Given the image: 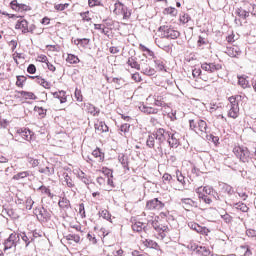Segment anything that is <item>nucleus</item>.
Masks as SVG:
<instances>
[{"mask_svg":"<svg viewBox=\"0 0 256 256\" xmlns=\"http://www.w3.org/2000/svg\"><path fill=\"white\" fill-rule=\"evenodd\" d=\"M142 243L143 245H145V247H148L149 249H157V247H159V244L151 239L142 240Z\"/></svg>","mask_w":256,"mask_h":256,"instance_id":"obj_27","label":"nucleus"},{"mask_svg":"<svg viewBox=\"0 0 256 256\" xmlns=\"http://www.w3.org/2000/svg\"><path fill=\"white\" fill-rule=\"evenodd\" d=\"M94 127H95V131H97L98 133L109 132V126H107V124H105V122H103V121H97L94 124Z\"/></svg>","mask_w":256,"mask_h":256,"instance_id":"obj_19","label":"nucleus"},{"mask_svg":"<svg viewBox=\"0 0 256 256\" xmlns=\"http://www.w3.org/2000/svg\"><path fill=\"white\" fill-rule=\"evenodd\" d=\"M26 177H29V171H23V172L17 173L12 177V179L14 181H20V179H25Z\"/></svg>","mask_w":256,"mask_h":256,"instance_id":"obj_34","label":"nucleus"},{"mask_svg":"<svg viewBox=\"0 0 256 256\" xmlns=\"http://www.w3.org/2000/svg\"><path fill=\"white\" fill-rule=\"evenodd\" d=\"M28 73H30V75H34V73L37 72V67H35L34 64H30L27 68Z\"/></svg>","mask_w":256,"mask_h":256,"instance_id":"obj_63","label":"nucleus"},{"mask_svg":"<svg viewBox=\"0 0 256 256\" xmlns=\"http://www.w3.org/2000/svg\"><path fill=\"white\" fill-rule=\"evenodd\" d=\"M27 161L31 167L33 168L39 167V159H35L33 157H27Z\"/></svg>","mask_w":256,"mask_h":256,"instance_id":"obj_46","label":"nucleus"},{"mask_svg":"<svg viewBox=\"0 0 256 256\" xmlns=\"http://www.w3.org/2000/svg\"><path fill=\"white\" fill-rule=\"evenodd\" d=\"M155 66L158 69V71H167L165 69V62H163V60L161 59H156L154 60Z\"/></svg>","mask_w":256,"mask_h":256,"instance_id":"obj_40","label":"nucleus"},{"mask_svg":"<svg viewBox=\"0 0 256 256\" xmlns=\"http://www.w3.org/2000/svg\"><path fill=\"white\" fill-rule=\"evenodd\" d=\"M154 104L156 107H169L167 104V95L166 94H155L154 95Z\"/></svg>","mask_w":256,"mask_h":256,"instance_id":"obj_11","label":"nucleus"},{"mask_svg":"<svg viewBox=\"0 0 256 256\" xmlns=\"http://www.w3.org/2000/svg\"><path fill=\"white\" fill-rule=\"evenodd\" d=\"M64 183H66L67 187H75V184L71 177H69V174H64Z\"/></svg>","mask_w":256,"mask_h":256,"instance_id":"obj_47","label":"nucleus"},{"mask_svg":"<svg viewBox=\"0 0 256 256\" xmlns=\"http://www.w3.org/2000/svg\"><path fill=\"white\" fill-rule=\"evenodd\" d=\"M53 97L59 99L60 103H67V96L65 91L54 92Z\"/></svg>","mask_w":256,"mask_h":256,"instance_id":"obj_24","label":"nucleus"},{"mask_svg":"<svg viewBox=\"0 0 256 256\" xmlns=\"http://www.w3.org/2000/svg\"><path fill=\"white\" fill-rule=\"evenodd\" d=\"M92 157L94 159H97V161L101 162L105 158V154H103V152H101V150L97 148L92 152Z\"/></svg>","mask_w":256,"mask_h":256,"instance_id":"obj_28","label":"nucleus"},{"mask_svg":"<svg viewBox=\"0 0 256 256\" xmlns=\"http://www.w3.org/2000/svg\"><path fill=\"white\" fill-rule=\"evenodd\" d=\"M36 79H37V83H39V85H42L44 89H51V83L47 82L45 79L40 77H36Z\"/></svg>","mask_w":256,"mask_h":256,"instance_id":"obj_42","label":"nucleus"},{"mask_svg":"<svg viewBox=\"0 0 256 256\" xmlns=\"http://www.w3.org/2000/svg\"><path fill=\"white\" fill-rule=\"evenodd\" d=\"M198 130L196 133L202 137V139H206V141H215L217 137L213 136V134H209V128L207 127V122L204 120H198Z\"/></svg>","mask_w":256,"mask_h":256,"instance_id":"obj_3","label":"nucleus"},{"mask_svg":"<svg viewBox=\"0 0 256 256\" xmlns=\"http://www.w3.org/2000/svg\"><path fill=\"white\" fill-rule=\"evenodd\" d=\"M114 7L115 15H123L124 19H129L131 17V11H129V8L123 3L118 1L114 4Z\"/></svg>","mask_w":256,"mask_h":256,"instance_id":"obj_7","label":"nucleus"},{"mask_svg":"<svg viewBox=\"0 0 256 256\" xmlns=\"http://www.w3.org/2000/svg\"><path fill=\"white\" fill-rule=\"evenodd\" d=\"M158 31L161 33L162 39H177L181 33L171 28V26H160Z\"/></svg>","mask_w":256,"mask_h":256,"instance_id":"obj_5","label":"nucleus"},{"mask_svg":"<svg viewBox=\"0 0 256 256\" xmlns=\"http://www.w3.org/2000/svg\"><path fill=\"white\" fill-rule=\"evenodd\" d=\"M165 13H167V15H171L172 17H177V9L175 8H166Z\"/></svg>","mask_w":256,"mask_h":256,"instance_id":"obj_53","label":"nucleus"},{"mask_svg":"<svg viewBox=\"0 0 256 256\" xmlns=\"http://www.w3.org/2000/svg\"><path fill=\"white\" fill-rule=\"evenodd\" d=\"M131 128V125H129L128 123L122 124L120 126V131L121 133H129V129Z\"/></svg>","mask_w":256,"mask_h":256,"instance_id":"obj_57","label":"nucleus"},{"mask_svg":"<svg viewBox=\"0 0 256 256\" xmlns=\"http://www.w3.org/2000/svg\"><path fill=\"white\" fill-rule=\"evenodd\" d=\"M20 240L21 238L19 237V234L11 233L3 243L4 251H9V249H15Z\"/></svg>","mask_w":256,"mask_h":256,"instance_id":"obj_6","label":"nucleus"},{"mask_svg":"<svg viewBox=\"0 0 256 256\" xmlns=\"http://www.w3.org/2000/svg\"><path fill=\"white\" fill-rule=\"evenodd\" d=\"M34 201L33 199H31V197H28L26 199V209H28L29 211H31V209H33V205H34Z\"/></svg>","mask_w":256,"mask_h":256,"instance_id":"obj_58","label":"nucleus"},{"mask_svg":"<svg viewBox=\"0 0 256 256\" xmlns=\"http://www.w3.org/2000/svg\"><path fill=\"white\" fill-rule=\"evenodd\" d=\"M234 209H238L239 211H242V213H247V211H249V207H247L245 203L241 202L235 203Z\"/></svg>","mask_w":256,"mask_h":256,"instance_id":"obj_38","label":"nucleus"},{"mask_svg":"<svg viewBox=\"0 0 256 256\" xmlns=\"http://www.w3.org/2000/svg\"><path fill=\"white\" fill-rule=\"evenodd\" d=\"M39 173H43L44 175H47L48 177H51V175L55 174V168H51L49 166H46V168H39Z\"/></svg>","mask_w":256,"mask_h":256,"instance_id":"obj_29","label":"nucleus"},{"mask_svg":"<svg viewBox=\"0 0 256 256\" xmlns=\"http://www.w3.org/2000/svg\"><path fill=\"white\" fill-rule=\"evenodd\" d=\"M90 39L89 38H82V39H78V43H80L81 47H87V45H89L90 43Z\"/></svg>","mask_w":256,"mask_h":256,"instance_id":"obj_55","label":"nucleus"},{"mask_svg":"<svg viewBox=\"0 0 256 256\" xmlns=\"http://www.w3.org/2000/svg\"><path fill=\"white\" fill-rule=\"evenodd\" d=\"M235 13L238 17H240V19H247V17H249V11L243 8H237Z\"/></svg>","mask_w":256,"mask_h":256,"instance_id":"obj_30","label":"nucleus"},{"mask_svg":"<svg viewBox=\"0 0 256 256\" xmlns=\"http://www.w3.org/2000/svg\"><path fill=\"white\" fill-rule=\"evenodd\" d=\"M78 177L83 183H85V185H90L91 177L87 176V174H85L83 171L78 173Z\"/></svg>","mask_w":256,"mask_h":256,"instance_id":"obj_32","label":"nucleus"},{"mask_svg":"<svg viewBox=\"0 0 256 256\" xmlns=\"http://www.w3.org/2000/svg\"><path fill=\"white\" fill-rule=\"evenodd\" d=\"M180 23H183V25L189 23V21H191V16H189V14H183L180 16L179 19Z\"/></svg>","mask_w":256,"mask_h":256,"instance_id":"obj_48","label":"nucleus"},{"mask_svg":"<svg viewBox=\"0 0 256 256\" xmlns=\"http://www.w3.org/2000/svg\"><path fill=\"white\" fill-rule=\"evenodd\" d=\"M163 207H165V204H163V202L159 201L158 198L149 200L146 203V209H149V211H153V210L159 211V209H163Z\"/></svg>","mask_w":256,"mask_h":256,"instance_id":"obj_10","label":"nucleus"},{"mask_svg":"<svg viewBox=\"0 0 256 256\" xmlns=\"http://www.w3.org/2000/svg\"><path fill=\"white\" fill-rule=\"evenodd\" d=\"M37 219L38 221H40V223H47L51 219V212L47 211V209L42 207L39 209Z\"/></svg>","mask_w":256,"mask_h":256,"instance_id":"obj_13","label":"nucleus"},{"mask_svg":"<svg viewBox=\"0 0 256 256\" xmlns=\"http://www.w3.org/2000/svg\"><path fill=\"white\" fill-rule=\"evenodd\" d=\"M10 7L11 9H13L14 11H27V8L29 6L25 5V4H19V2H17V0H13L10 3Z\"/></svg>","mask_w":256,"mask_h":256,"instance_id":"obj_21","label":"nucleus"},{"mask_svg":"<svg viewBox=\"0 0 256 256\" xmlns=\"http://www.w3.org/2000/svg\"><path fill=\"white\" fill-rule=\"evenodd\" d=\"M15 139L17 141H21V139H23L24 141H31V130L27 128H17L15 133Z\"/></svg>","mask_w":256,"mask_h":256,"instance_id":"obj_8","label":"nucleus"},{"mask_svg":"<svg viewBox=\"0 0 256 256\" xmlns=\"http://www.w3.org/2000/svg\"><path fill=\"white\" fill-rule=\"evenodd\" d=\"M100 216H102L103 219H106V221H109V219H111V214H109V211L107 210H102L100 212Z\"/></svg>","mask_w":256,"mask_h":256,"instance_id":"obj_60","label":"nucleus"},{"mask_svg":"<svg viewBox=\"0 0 256 256\" xmlns=\"http://www.w3.org/2000/svg\"><path fill=\"white\" fill-rule=\"evenodd\" d=\"M140 69L144 75H148L149 77H151L152 75H155V69L147 65H143Z\"/></svg>","mask_w":256,"mask_h":256,"instance_id":"obj_31","label":"nucleus"},{"mask_svg":"<svg viewBox=\"0 0 256 256\" xmlns=\"http://www.w3.org/2000/svg\"><path fill=\"white\" fill-rule=\"evenodd\" d=\"M233 153L242 163H249L251 161V152L245 146H235Z\"/></svg>","mask_w":256,"mask_h":256,"instance_id":"obj_2","label":"nucleus"},{"mask_svg":"<svg viewBox=\"0 0 256 256\" xmlns=\"http://www.w3.org/2000/svg\"><path fill=\"white\" fill-rule=\"evenodd\" d=\"M176 178H177V181H179V183H181L182 185H185V176H183V173H181V171L176 170Z\"/></svg>","mask_w":256,"mask_h":256,"instance_id":"obj_50","label":"nucleus"},{"mask_svg":"<svg viewBox=\"0 0 256 256\" xmlns=\"http://www.w3.org/2000/svg\"><path fill=\"white\" fill-rule=\"evenodd\" d=\"M246 235L248 237H256V231L253 229H248V230H246Z\"/></svg>","mask_w":256,"mask_h":256,"instance_id":"obj_64","label":"nucleus"},{"mask_svg":"<svg viewBox=\"0 0 256 256\" xmlns=\"http://www.w3.org/2000/svg\"><path fill=\"white\" fill-rule=\"evenodd\" d=\"M190 229H193L196 233H200V235H207L209 233V229L199 226L197 223L189 224Z\"/></svg>","mask_w":256,"mask_h":256,"instance_id":"obj_18","label":"nucleus"},{"mask_svg":"<svg viewBox=\"0 0 256 256\" xmlns=\"http://www.w3.org/2000/svg\"><path fill=\"white\" fill-rule=\"evenodd\" d=\"M155 139L156 138L154 134L148 136V139L146 141L147 147H149L150 149H153V147H155Z\"/></svg>","mask_w":256,"mask_h":256,"instance_id":"obj_43","label":"nucleus"},{"mask_svg":"<svg viewBox=\"0 0 256 256\" xmlns=\"http://www.w3.org/2000/svg\"><path fill=\"white\" fill-rule=\"evenodd\" d=\"M181 205L183 209H185V211H191L193 207L195 208L199 207V204L191 198H182Z\"/></svg>","mask_w":256,"mask_h":256,"instance_id":"obj_12","label":"nucleus"},{"mask_svg":"<svg viewBox=\"0 0 256 256\" xmlns=\"http://www.w3.org/2000/svg\"><path fill=\"white\" fill-rule=\"evenodd\" d=\"M67 63H70L71 65H76V63H79V57L68 54V57L66 58Z\"/></svg>","mask_w":256,"mask_h":256,"instance_id":"obj_41","label":"nucleus"},{"mask_svg":"<svg viewBox=\"0 0 256 256\" xmlns=\"http://www.w3.org/2000/svg\"><path fill=\"white\" fill-rule=\"evenodd\" d=\"M238 84L242 89H247V87H249V80L243 76H240L238 77Z\"/></svg>","mask_w":256,"mask_h":256,"instance_id":"obj_36","label":"nucleus"},{"mask_svg":"<svg viewBox=\"0 0 256 256\" xmlns=\"http://www.w3.org/2000/svg\"><path fill=\"white\" fill-rule=\"evenodd\" d=\"M155 43L158 47H160V49H169V46L163 44V40L161 39H156Z\"/></svg>","mask_w":256,"mask_h":256,"instance_id":"obj_61","label":"nucleus"},{"mask_svg":"<svg viewBox=\"0 0 256 256\" xmlns=\"http://www.w3.org/2000/svg\"><path fill=\"white\" fill-rule=\"evenodd\" d=\"M139 109L142 113H145L146 115H157L159 113V109L147 106L145 104H142Z\"/></svg>","mask_w":256,"mask_h":256,"instance_id":"obj_15","label":"nucleus"},{"mask_svg":"<svg viewBox=\"0 0 256 256\" xmlns=\"http://www.w3.org/2000/svg\"><path fill=\"white\" fill-rule=\"evenodd\" d=\"M21 95H23V97H27L28 99H35V94L33 92L22 91Z\"/></svg>","mask_w":256,"mask_h":256,"instance_id":"obj_62","label":"nucleus"},{"mask_svg":"<svg viewBox=\"0 0 256 256\" xmlns=\"http://www.w3.org/2000/svg\"><path fill=\"white\" fill-rule=\"evenodd\" d=\"M112 83L116 84V89H121V87H123V80L119 79V78H113L112 79Z\"/></svg>","mask_w":256,"mask_h":256,"instance_id":"obj_56","label":"nucleus"},{"mask_svg":"<svg viewBox=\"0 0 256 256\" xmlns=\"http://www.w3.org/2000/svg\"><path fill=\"white\" fill-rule=\"evenodd\" d=\"M25 81H27V77H25V76H17L16 86L22 88L23 87V83H25Z\"/></svg>","mask_w":256,"mask_h":256,"instance_id":"obj_51","label":"nucleus"},{"mask_svg":"<svg viewBox=\"0 0 256 256\" xmlns=\"http://www.w3.org/2000/svg\"><path fill=\"white\" fill-rule=\"evenodd\" d=\"M156 231L159 233L161 239H165L167 237V232L169 231V227L160 224V226H158V229H156Z\"/></svg>","mask_w":256,"mask_h":256,"instance_id":"obj_26","label":"nucleus"},{"mask_svg":"<svg viewBox=\"0 0 256 256\" xmlns=\"http://www.w3.org/2000/svg\"><path fill=\"white\" fill-rule=\"evenodd\" d=\"M65 239L67 241H74V243H79V241H81V236L77 234H68L67 236H65Z\"/></svg>","mask_w":256,"mask_h":256,"instance_id":"obj_39","label":"nucleus"},{"mask_svg":"<svg viewBox=\"0 0 256 256\" xmlns=\"http://www.w3.org/2000/svg\"><path fill=\"white\" fill-rule=\"evenodd\" d=\"M127 64L132 68V69H137V71H141V65L135 61V58H129Z\"/></svg>","mask_w":256,"mask_h":256,"instance_id":"obj_37","label":"nucleus"},{"mask_svg":"<svg viewBox=\"0 0 256 256\" xmlns=\"http://www.w3.org/2000/svg\"><path fill=\"white\" fill-rule=\"evenodd\" d=\"M67 7H69V3H65V4H56L54 6V8L56 9V11H65V9H67Z\"/></svg>","mask_w":256,"mask_h":256,"instance_id":"obj_54","label":"nucleus"},{"mask_svg":"<svg viewBox=\"0 0 256 256\" xmlns=\"http://www.w3.org/2000/svg\"><path fill=\"white\" fill-rule=\"evenodd\" d=\"M196 193H199V199H201L204 203H206L207 205H211V203H213V200H211L210 196H207V194H202L201 193V188H198L196 190Z\"/></svg>","mask_w":256,"mask_h":256,"instance_id":"obj_25","label":"nucleus"},{"mask_svg":"<svg viewBox=\"0 0 256 256\" xmlns=\"http://www.w3.org/2000/svg\"><path fill=\"white\" fill-rule=\"evenodd\" d=\"M154 137L156 138V141L158 142L159 147L167 141L169 137V132L165 131L163 128H159L156 130V133L153 134Z\"/></svg>","mask_w":256,"mask_h":256,"instance_id":"obj_9","label":"nucleus"},{"mask_svg":"<svg viewBox=\"0 0 256 256\" xmlns=\"http://www.w3.org/2000/svg\"><path fill=\"white\" fill-rule=\"evenodd\" d=\"M89 7H101L103 5L100 0H88Z\"/></svg>","mask_w":256,"mask_h":256,"instance_id":"obj_52","label":"nucleus"},{"mask_svg":"<svg viewBox=\"0 0 256 256\" xmlns=\"http://www.w3.org/2000/svg\"><path fill=\"white\" fill-rule=\"evenodd\" d=\"M168 144L170 147H178L179 146V134H169L167 138Z\"/></svg>","mask_w":256,"mask_h":256,"instance_id":"obj_20","label":"nucleus"},{"mask_svg":"<svg viewBox=\"0 0 256 256\" xmlns=\"http://www.w3.org/2000/svg\"><path fill=\"white\" fill-rule=\"evenodd\" d=\"M15 29H21L22 33H29V22L25 19L18 20Z\"/></svg>","mask_w":256,"mask_h":256,"instance_id":"obj_16","label":"nucleus"},{"mask_svg":"<svg viewBox=\"0 0 256 256\" xmlns=\"http://www.w3.org/2000/svg\"><path fill=\"white\" fill-rule=\"evenodd\" d=\"M202 71H205L204 73L207 75V77H215L212 81H217L219 77H221L219 74L215 75L218 71H221L223 69V65L219 63H203L201 64Z\"/></svg>","mask_w":256,"mask_h":256,"instance_id":"obj_1","label":"nucleus"},{"mask_svg":"<svg viewBox=\"0 0 256 256\" xmlns=\"http://www.w3.org/2000/svg\"><path fill=\"white\" fill-rule=\"evenodd\" d=\"M189 125H190V129H192V131H195V133H197L198 122H195V120H189Z\"/></svg>","mask_w":256,"mask_h":256,"instance_id":"obj_59","label":"nucleus"},{"mask_svg":"<svg viewBox=\"0 0 256 256\" xmlns=\"http://www.w3.org/2000/svg\"><path fill=\"white\" fill-rule=\"evenodd\" d=\"M192 75L195 78L200 77L202 81H213L215 79L214 76H207L206 73H203L200 68H195L192 70Z\"/></svg>","mask_w":256,"mask_h":256,"instance_id":"obj_14","label":"nucleus"},{"mask_svg":"<svg viewBox=\"0 0 256 256\" xmlns=\"http://www.w3.org/2000/svg\"><path fill=\"white\" fill-rule=\"evenodd\" d=\"M222 191H224V193H227L228 195H233V193H235V190H233V188L229 184H223Z\"/></svg>","mask_w":256,"mask_h":256,"instance_id":"obj_45","label":"nucleus"},{"mask_svg":"<svg viewBox=\"0 0 256 256\" xmlns=\"http://www.w3.org/2000/svg\"><path fill=\"white\" fill-rule=\"evenodd\" d=\"M86 109L88 111V113H90V115H97V113H99V111H97V108L93 105V104H87L86 105Z\"/></svg>","mask_w":256,"mask_h":256,"instance_id":"obj_44","label":"nucleus"},{"mask_svg":"<svg viewBox=\"0 0 256 256\" xmlns=\"http://www.w3.org/2000/svg\"><path fill=\"white\" fill-rule=\"evenodd\" d=\"M80 17H81L82 21H84L86 23H91V21H92L91 12H89V11L81 12Z\"/></svg>","mask_w":256,"mask_h":256,"instance_id":"obj_35","label":"nucleus"},{"mask_svg":"<svg viewBox=\"0 0 256 256\" xmlns=\"http://www.w3.org/2000/svg\"><path fill=\"white\" fill-rule=\"evenodd\" d=\"M196 253H198V255H202V256H211V250L209 248H207L206 246H197Z\"/></svg>","mask_w":256,"mask_h":256,"instance_id":"obj_22","label":"nucleus"},{"mask_svg":"<svg viewBox=\"0 0 256 256\" xmlns=\"http://www.w3.org/2000/svg\"><path fill=\"white\" fill-rule=\"evenodd\" d=\"M118 161L121 163L124 169H127V171H129V157H127L125 154H121L118 156Z\"/></svg>","mask_w":256,"mask_h":256,"instance_id":"obj_23","label":"nucleus"},{"mask_svg":"<svg viewBox=\"0 0 256 256\" xmlns=\"http://www.w3.org/2000/svg\"><path fill=\"white\" fill-rule=\"evenodd\" d=\"M228 101V117H231V119H237V117H239V102L237 101V97H229Z\"/></svg>","mask_w":256,"mask_h":256,"instance_id":"obj_4","label":"nucleus"},{"mask_svg":"<svg viewBox=\"0 0 256 256\" xmlns=\"http://www.w3.org/2000/svg\"><path fill=\"white\" fill-rule=\"evenodd\" d=\"M226 53L229 57H239L241 55V49L238 46H228Z\"/></svg>","mask_w":256,"mask_h":256,"instance_id":"obj_17","label":"nucleus"},{"mask_svg":"<svg viewBox=\"0 0 256 256\" xmlns=\"http://www.w3.org/2000/svg\"><path fill=\"white\" fill-rule=\"evenodd\" d=\"M58 205L61 209H69L71 207V202L67 198H62L59 202Z\"/></svg>","mask_w":256,"mask_h":256,"instance_id":"obj_33","label":"nucleus"},{"mask_svg":"<svg viewBox=\"0 0 256 256\" xmlns=\"http://www.w3.org/2000/svg\"><path fill=\"white\" fill-rule=\"evenodd\" d=\"M133 231H136L137 233H140V231H143V223L142 222H136L132 225Z\"/></svg>","mask_w":256,"mask_h":256,"instance_id":"obj_49","label":"nucleus"}]
</instances>
